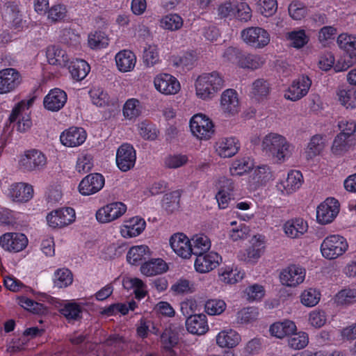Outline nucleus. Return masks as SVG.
<instances>
[{
  "mask_svg": "<svg viewBox=\"0 0 356 356\" xmlns=\"http://www.w3.org/2000/svg\"><path fill=\"white\" fill-rule=\"evenodd\" d=\"M187 330L194 334L201 335L208 331L206 316L203 314L191 315L186 321Z\"/></svg>",
  "mask_w": 356,
  "mask_h": 356,
  "instance_id": "nucleus-26",
  "label": "nucleus"
},
{
  "mask_svg": "<svg viewBox=\"0 0 356 356\" xmlns=\"http://www.w3.org/2000/svg\"><path fill=\"white\" fill-rule=\"evenodd\" d=\"M47 58L50 65L65 67L67 65L69 58L65 52L58 46H50L47 49Z\"/></svg>",
  "mask_w": 356,
  "mask_h": 356,
  "instance_id": "nucleus-31",
  "label": "nucleus"
},
{
  "mask_svg": "<svg viewBox=\"0 0 356 356\" xmlns=\"http://www.w3.org/2000/svg\"><path fill=\"white\" fill-rule=\"evenodd\" d=\"M293 149L284 136L275 133L266 135L261 143L263 152L278 163L287 160L291 156Z\"/></svg>",
  "mask_w": 356,
  "mask_h": 356,
  "instance_id": "nucleus-1",
  "label": "nucleus"
},
{
  "mask_svg": "<svg viewBox=\"0 0 356 356\" xmlns=\"http://www.w3.org/2000/svg\"><path fill=\"white\" fill-rule=\"evenodd\" d=\"M92 158L89 154L81 155L79 157L76 163V170L79 172L86 173L90 171L92 166Z\"/></svg>",
  "mask_w": 356,
  "mask_h": 356,
  "instance_id": "nucleus-63",
  "label": "nucleus"
},
{
  "mask_svg": "<svg viewBox=\"0 0 356 356\" xmlns=\"http://www.w3.org/2000/svg\"><path fill=\"white\" fill-rule=\"evenodd\" d=\"M337 95L339 102L347 108L355 106L356 103V89L353 88L341 89L339 90Z\"/></svg>",
  "mask_w": 356,
  "mask_h": 356,
  "instance_id": "nucleus-44",
  "label": "nucleus"
},
{
  "mask_svg": "<svg viewBox=\"0 0 356 356\" xmlns=\"http://www.w3.org/2000/svg\"><path fill=\"white\" fill-rule=\"evenodd\" d=\"M195 268L197 272L205 273L216 268L219 261L222 260L221 257L215 252L201 253L195 254Z\"/></svg>",
  "mask_w": 356,
  "mask_h": 356,
  "instance_id": "nucleus-14",
  "label": "nucleus"
},
{
  "mask_svg": "<svg viewBox=\"0 0 356 356\" xmlns=\"http://www.w3.org/2000/svg\"><path fill=\"white\" fill-rule=\"evenodd\" d=\"M168 270L166 263L161 259H153L145 261L140 267L141 273L147 276L161 274Z\"/></svg>",
  "mask_w": 356,
  "mask_h": 356,
  "instance_id": "nucleus-29",
  "label": "nucleus"
},
{
  "mask_svg": "<svg viewBox=\"0 0 356 356\" xmlns=\"http://www.w3.org/2000/svg\"><path fill=\"white\" fill-rule=\"evenodd\" d=\"M145 221L143 218L138 217L133 218L129 225L124 226L122 229L123 236L134 237L138 236L145 229Z\"/></svg>",
  "mask_w": 356,
  "mask_h": 356,
  "instance_id": "nucleus-38",
  "label": "nucleus"
},
{
  "mask_svg": "<svg viewBox=\"0 0 356 356\" xmlns=\"http://www.w3.org/2000/svg\"><path fill=\"white\" fill-rule=\"evenodd\" d=\"M69 70L72 77L76 81L83 79L90 72V65L83 60L76 59L71 62L69 65Z\"/></svg>",
  "mask_w": 356,
  "mask_h": 356,
  "instance_id": "nucleus-36",
  "label": "nucleus"
},
{
  "mask_svg": "<svg viewBox=\"0 0 356 356\" xmlns=\"http://www.w3.org/2000/svg\"><path fill=\"white\" fill-rule=\"evenodd\" d=\"M60 312L70 322L81 318L82 308L76 302H69L60 309Z\"/></svg>",
  "mask_w": 356,
  "mask_h": 356,
  "instance_id": "nucleus-42",
  "label": "nucleus"
},
{
  "mask_svg": "<svg viewBox=\"0 0 356 356\" xmlns=\"http://www.w3.org/2000/svg\"><path fill=\"white\" fill-rule=\"evenodd\" d=\"M243 40L254 48H263L270 42V35L264 29L252 26L243 29L241 31Z\"/></svg>",
  "mask_w": 356,
  "mask_h": 356,
  "instance_id": "nucleus-5",
  "label": "nucleus"
},
{
  "mask_svg": "<svg viewBox=\"0 0 356 356\" xmlns=\"http://www.w3.org/2000/svg\"><path fill=\"white\" fill-rule=\"evenodd\" d=\"M136 57L129 50H122L115 56V63L118 69L122 72H131L135 67Z\"/></svg>",
  "mask_w": 356,
  "mask_h": 356,
  "instance_id": "nucleus-28",
  "label": "nucleus"
},
{
  "mask_svg": "<svg viewBox=\"0 0 356 356\" xmlns=\"http://www.w3.org/2000/svg\"><path fill=\"white\" fill-rule=\"evenodd\" d=\"M289 336L288 344L293 349H302L308 344L309 338L307 334L305 332H293V334H291Z\"/></svg>",
  "mask_w": 356,
  "mask_h": 356,
  "instance_id": "nucleus-47",
  "label": "nucleus"
},
{
  "mask_svg": "<svg viewBox=\"0 0 356 356\" xmlns=\"http://www.w3.org/2000/svg\"><path fill=\"white\" fill-rule=\"evenodd\" d=\"M348 245L345 238L339 235L327 236L321 245L322 255L327 259H334L342 255Z\"/></svg>",
  "mask_w": 356,
  "mask_h": 356,
  "instance_id": "nucleus-3",
  "label": "nucleus"
},
{
  "mask_svg": "<svg viewBox=\"0 0 356 356\" xmlns=\"http://www.w3.org/2000/svg\"><path fill=\"white\" fill-rule=\"evenodd\" d=\"M20 163L28 171L40 170L45 167L47 158L40 151L31 149L26 152Z\"/></svg>",
  "mask_w": 356,
  "mask_h": 356,
  "instance_id": "nucleus-13",
  "label": "nucleus"
},
{
  "mask_svg": "<svg viewBox=\"0 0 356 356\" xmlns=\"http://www.w3.org/2000/svg\"><path fill=\"white\" fill-rule=\"evenodd\" d=\"M192 134L200 140H209L214 134L212 121L201 113L195 115L190 120Z\"/></svg>",
  "mask_w": 356,
  "mask_h": 356,
  "instance_id": "nucleus-4",
  "label": "nucleus"
},
{
  "mask_svg": "<svg viewBox=\"0 0 356 356\" xmlns=\"http://www.w3.org/2000/svg\"><path fill=\"white\" fill-rule=\"evenodd\" d=\"M222 111L229 115H234L239 111V102L236 92L233 89L225 90L220 99Z\"/></svg>",
  "mask_w": 356,
  "mask_h": 356,
  "instance_id": "nucleus-23",
  "label": "nucleus"
},
{
  "mask_svg": "<svg viewBox=\"0 0 356 356\" xmlns=\"http://www.w3.org/2000/svg\"><path fill=\"white\" fill-rule=\"evenodd\" d=\"M92 103L99 107H104L109 103L108 94L101 88H93L90 91Z\"/></svg>",
  "mask_w": 356,
  "mask_h": 356,
  "instance_id": "nucleus-55",
  "label": "nucleus"
},
{
  "mask_svg": "<svg viewBox=\"0 0 356 356\" xmlns=\"http://www.w3.org/2000/svg\"><path fill=\"white\" fill-rule=\"evenodd\" d=\"M21 83V76L14 68L0 70V95L9 93L17 88Z\"/></svg>",
  "mask_w": 356,
  "mask_h": 356,
  "instance_id": "nucleus-10",
  "label": "nucleus"
},
{
  "mask_svg": "<svg viewBox=\"0 0 356 356\" xmlns=\"http://www.w3.org/2000/svg\"><path fill=\"white\" fill-rule=\"evenodd\" d=\"M305 277V272L300 266L292 265L284 269L280 275L283 285L294 287L302 283Z\"/></svg>",
  "mask_w": 356,
  "mask_h": 356,
  "instance_id": "nucleus-17",
  "label": "nucleus"
},
{
  "mask_svg": "<svg viewBox=\"0 0 356 356\" xmlns=\"http://www.w3.org/2000/svg\"><path fill=\"white\" fill-rule=\"evenodd\" d=\"M312 85V81L307 76H300L293 81L284 94V97L291 101H297L305 96Z\"/></svg>",
  "mask_w": 356,
  "mask_h": 356,
  "instance_id": "nucleus-12",
  "label": "nucleus"
},
{
  "mask_svg": "<svg viewBox=\"0 0 356 356\" xmlns=\"http://www.w3.org/2000/svg\"><path fill=\"white\" fill-rule=\"evenodd\" d=\"M140 113V102L136 99H131L126 102L123 108V114L125 118L132 119L138 117Z\"/></svg>",
  "mask_w": 356,
  "mask_h": 356,
  "instance_id": "nucleus-54",
  "label": "nucleus"
},
{
  "mask_svg": "<svg viewBox=\"0 0 356 356\" xmlns=\"http://www.w3.org/2000/svg\"><path fill=\"white\" fill-rule=\"evenodd\" d=\"M184 331V327L180 325L173 323L166 327L161 335V340L165 349H171L179 341V332Z\"/></svg>",
  "mask_w": 356,
  "mask_h": 356,
  "instance_id": "nucleus-27",
  "label": "nucleus"
},
{
  "mask_svg": "<svg viewBox=\"0 0 356 356\" xmlns=\"http://www.w3.org/2000/svg\"><path fill=\"white\" fill-rule=\"evenodd\" d=\"M143 60L147 66H152L159 60V54L155 46L149 45L143 52Z\"/></svg>",
  "mask_w": 356,
  "mask_h": 356,
  "instance_id": "nucleus-59",
  "label": "nucleus"
},
{
  "mask_svg": "<svg viewBox=\"0 0 356 356\" xmlns=\"http://www.w3.org/2000/svg\"><path fill=\"white\" fill-rule=\"evenodd\" d=\"M28 244V239L24 234L6 233L0 237V245L9 252H20Z\"/></svg>",
  "mask_w": 356,
  "mask_h": 356,
  "instance_id": "nucleus-11",
  "label": "nucleus"
},
{
  "mask_svg": "<svg viewBox=\"0 0 356 356\" xmlns=\"http://www.w3.org/2000/svg\"><path fill=\"white\" fill-rule=\"evenodd\" d=\"M226 305L222 300H209L206 302L204 308L209 315L220 314L225 309Z\"/></svg>",
  "mask_w": 356,
  "mask_h": 356,
  "instance_id": "nucleus-56",
  "label": "nucleus"
},
{
  "mask_svg": "<svg viewBox=\"0 0 356 356\" xmlns=\"http://www.w3.org/2000/svg\"><path fill=\"white\" fill-rule=\"evenodd\" d=\"M154 84L158 91L165 95L176 94L180 89V84L177 79L168 74L156 76Z\"/></svg>",
  "mask_w": 356,
  "mask_h": 356,
  "instance_id": "nucleus-18",
  "label": "nucleus"
},
{
  "mask_svg": "<svg viewBox=\"0 0 356 356\" xmlns=\"http://www.w3.org/2000/svg\"><path fill=\"white\" fill-rule=\"evenodd\" d=\"M149 256L150 250L148 246L141 245L131 248L127 253V259L129 263L136 265L139 261L149 259Z\"/></svg>",
  "mask_w": 356,
  "mask_h": 356,
  "instance_id": "nucleus-35",
  "label": "nucleus"
},
{
  "mask_svg": "<svg viewBox=\"0 0 356 356\" xmlns=\"http://www.w3.org/2000/svg\"><path fill=\"white\" fill-rule=\"evenodd\" d=\"M250 229L245 224L241 223L238 227L233 228L229 232V238L234 241L245 239L250 236Z\"/></svg>",
  "mask_w": 356,
  "mask_h": 356,
  "instance_id": "nucleus-61",
  "label": "nucleus"
},
{
  "mask_svg": "<svg viewBox=\"0 0 356 356\" xmlns=\"http://www.w3.org/2000/svg\"><path fill=\"white\" fill-rule=\"evenodd\" d=\"M240 147L238 140L234 137L225 138L216 143V152L223 158L234 156Z\"/></svg>",
  "mask_w": 356,
  "mask_h": 356,
  "instance_id": "nucleus-24",
  "label": "nucleus"
},
{
  "mask_svg": "<svg viewBox=\"0 0 356 356\" xmlns=\"http://www.w3.org/2000/svg\"><path fill=\"white\" fill-rule=\"evenodd\" d=\"M127 207L120 202L108 204L96 213L97 220L102 223L109 222L122 216L126 211Z\"/></svg>",
  "mask_w": 356,
  "mask_h": 356,
  "instance_id": "nucleus-9",
  "label": "nucleus"
},
{
  "mask_svg": "<svg viewBox=\"0 0 356 356\" xmlns=\"http://www.w3.org/2000/svg\"><path fill=\"white\" fill-rule=\"evenodd\" d=\"M251 245L241 252L239 257L247 263H255L264 251V242L261 236H254L250 241Z\"/></svg>",
  "mask_w": 356,
  "mask_h": 356,
  "instance_id": "nucleus-19",
  "label": "nucleus"
},
{
  "mask_svg": "<svg viewBox=\"0 0 356 356\" xmlns=\"http://www.w3.org/2000/svg\"><path fill=\"white\" fill-rule=\"evenodd\" d=\"M222 280L227 284H234L243 277V273L237 269L225 270L221 274Z\"/></svg>",
  "mask_w": 356,
  "mask_h": 356,
  "instance_id": "nucleus-60",
  "label": "nucleus"
},
{
  "mask_svg": "<svg viewBox=\"0 0 356 356\" xmlns=\"http://www.w3.org/2000/svg\"><path fill=\"white\" fill-rule=\"evenodd\" d=\"M262 64L263 60L259 56L243 52L239 67L254 70L260 67Z\"/></svg>",
  "mask_w": 356,
  "mask_h": 356,
  "instance_id": "nucleus-45",
  "label": "nucleus"
},
{
  "mask_svg": "<svg viewBox=\"0 0 356 356\" xmlns=\"http://www.w3.org/2000/svg\"><path fill=\"white\" fill-rule=\"evenodd\" d=\"M288 10L290 16L296 20H300L303 18L307 11L306 8L298 2H292L289 6Z\"/></svg>",
  "mask_w": 356,
  "mask_h": 356,
  "instance_id": "nucleus-64",
  "label": "nucleus"
},
{
  "mask_svg": "<svg viewBox=\"0 0 356 356\" xmlns=\"http://www.w3.org/2000/svg\"><path fill=\"white\" fill-rule=\"evenodd\" d=\"M170 245L173 251L182 258L187 259L193 254L191 240L182 233L173 234L170 238Z\"/></svg>",
  "mask_w": 356,
  "mask_h": 356,
  "instance_id": "nucleus-16",
  "label": "nucleus"
},
{
  "mask_svg": "<svg viewBox=\"0 0 356 356\" xmlns=\"http://www.w3.org/2000/svg\"><path fill=\"white\" fill-rule=\"evenodd\" d=\"M325 147V142L322 135L316 134L312 137L306 149L307 159H312L319 154Z\"/></svg>",
  "mask_w": 356,
  "mask_h": 356,
  "instance_id": "nucleus-39",
  "label": "nucleus"
},
{
  "mask_svg": "<svg viewBox=\"0 0 356 356\" xmlns=\"http://www.w3.org/2000/svg\"><path fill=\"white\" fill-rule=\"evenodd\" d=\"M339 211V202L333 197L327 198L317 207V221L322 225L330 223L336 218Z\"/></svg>",
  "mask_w": 356,
  "mask_h": 356,
  "instance_id": "nucleus-6",
  "label": "nucleus"
},
{
  "mask_svg": "<svg viewBox=\"0 0 356 356\" xmlns=\"http://www.w3.org/2000/svg\"><path fill=\"white\" fill-rule=\"evenodd\" d=\"M181 194L175 191L164 195L162 200L163 208L168 213H172L179 208V200Z\"/></svg>",
  "mask_w": 356,
  "mask_h": 356,
  "instance_id": "nucleus-41",
  "label": "nucleus"
},
{
  "mask_svg": "<svg viewBox=\"0 0 356 356\" xmlns=\"http://www.w3.org/2000/svg\"><path fill=\"white\" fill-rule=\"evenodd\" d=\"M272 174L267 165L259 166L254 169L250 176L249 182L254 188L264 185L271 179Z\"/></svg>",
  "mask_w": 356,
  "mask_h": 356,
  "instance_id": "nucleus-33",
  "label": "nucleus"
},
{
  "mask_svg": "<svg viewBox=\"0 0 356 356\" xmlns=\"http://www.w3.org/2000/svg\"><path fill=\"white\" fill-rule=\"evenodd\" d=\"M224 79L218 72L200 75L195 82L196 95L202 99H210L224 86Z\"/></svg>",
  "mask_w": 356,
  "mask_h": 356,
  "instance_id": "nucleus-2",
  "label": "nucleus"
},
{
  "mask_svg": "<svg viewBox=\"0 0 356 356\" xmlns=\"http://www.w3.org/2000/svg\"><path fill=\"white\" fill-rule=\"evenodd\" d=\"M296 330L295 323L291 321H284L283 322H277L270 325L269 332L270 334L279 339H282L286 336L293 334Z\"/></svg>",
  "mask_w": 356,
  "mask_h": 356,
  "instance_id": "nucleus-30",
  "label": "nucleus"
},
{
  "mask_svg": "<svg viewBox=\"0 0 356 356\" xmlns=\"http://www.w3.org/2000/svg\"><path fill=\"white\" fill-rule=\"evenodd\" d=\"M67 102L66 93L58 88L51 90L44 97L43 104L44 108L51 111H58L61 109Z\"/></svg>",
  "mask_w": 356,
  "mask_h": 356,
  "instance_id": "nucleus-20",
  "label": "nucleus"
},
{
  "mask_svg": "<svg viewBox=\"0 0 356 356\" xmlns=\"http://www.w3.org/2000/svg\"><path fill=\"white\" fill-rule=\"evenodd\" d=\"M161 26L170 31H177L183 26L182 18L177 14H169L161 19Z\"/></svg>",
  "mask_w": 356,
  "mask_h": 356,
  "instance_id": "nucleus-51",
  "label": "nucleus"
},
{
  "mask_svg": "<svg viewBox=\"0 0 356 356\" xmlns=\"http://www.w3.org/2000/svg\"><path fill=\"white\" fill-rule=\"evenodd\" d=\"M241 341L240 335L234 330L222 331L216 337V343L221 348H233Z\"/></svg>",
  "mask_w": 356,
  "mask_h": 356,
  "instance_id": "nucleus-34",
  "label": "nucleus"
},
{
  "mask_svg": "<svg viewBox=\"0 0 356 356\" xmlns=\"http://www.w3.org/2000/svg\"><path fill=\"white\" fill-rule=\"evenodd\" d=\"M355 145H356V138L355 136H346L344 133H339L334 139L331 150L336 155H341Z\"/></svg>",
  "mask_w": 356,
  "mask_h": 356,
  "instance_id": "nucleus-22",
  "label": "nucleus"
},
{
  "mask_svg": "<svg viewBox=\"0 0 356 356\" xmlns=\"http://www.w3.org/2000/svg\"><path fill=\"white\" fill-rule=\"evenodd\" d=\"M302 175L299 171H291L287 176L284 186L287 193H291L302 185Z\"/></svg>",
  "mask_w": 356,
  "mask_h": 356,
  "instance_id": "nucleus-46",
  "label": "nucleus"
},
{
  "mask_svg": "<svg viewBox=\"0 0 356 356\" xmlns=\"http://www.w3.org/2000/svg\"><path fill=\"white\" fill-rule=\"evenodd\" d=\"M74 220L75 211L70 207L53 211L47 216L49 225L53 228L63 227L72 223Z\"/></svg>",
  "mask_w": 356,
  "mask_h": 356,
  "instance_id": "nucleus-8",
  "label": "nucleus"
},
{
  "mask_svg": "<svg viewBox=\"0 0 356 356\" xmlns=\"http://www.w3.org/2000/svg\"><path fill=\"white\" fill-rule=\"evenodd\" d=\"M136 153L129 144H122L117 150L116 164L118 168L122 172H127L135 165Z\"/></svg>",
  "mask_w": 356,
  "mask_h": 356,
  "instance_id": "nucleus-7",
  "label": "nucleus"
},
{
  "mask_svg": "<svg viewBox=\"0 0 356 356\" xmlns=\"http://www.w3.org/2000/svg\"><path fill=\"white\" fill-rule=\"evenodd\" d=\"M335 302L341 305L356 302V289H345L340 291L335 296Z\"/></svg>",
  "mask_w": 356,
  "mask_h": 356,
  "instance_id": "nucleus-53",
  "label": "nucleus"
},
{
  "mask_svg": "<svg viewBox=\"0 0 356 356\" xmlns=\"http://www.w3.org/2000/svg\"><path fill=\"white\" fill-rule=\"evenodd\" d=\"M193 254L206 253L211 248V241L208 236L200 234L195 235L191 238Z\"/></svg>",
  "mask_w": 356,
  "mask_h": 356,
  "instance_id": "nucleus-40",
  "label": "nucleus"
},
{
  "mask_svg": "<svg viewBox=\"0 0 356 356\" xmlns=\"http://www.w3.org/2000/svg\"><path fill=\"white\" fill-rule=\"evenodd\" d=\"M253 167L252 161L249 159L243 158L233 162L230 168V172L232 175H242L248 172Z\"/></svg>",
  "mask_w": 356,
  "mask_h": 356,
  "instance_id": "nucleus-52",
  "label": "nucleus"
},
{
  "mask_svg": "<svg viewBox=\"0 0 356 356\" xmlns=\"http://www.w3.org/2000/svg\"><path fill=\"white\" fill-rule=\"evenodd\" d=\"M307 223L301 218L287 221L284 226L285 234L292 238H298L307 231Z\"/></svg>",
  "mask_w": 356,
  "mask_h": 356,
  "instance_id": "nucleus-32",
  "label": "nucleus"
},
{
  "mask_svg": "<svg viewBox=\"0 0 356 356\" xmlns=\"http://www.w3.org/2000/svg\"><path fill=\"white\" fill-rule=\"evenodd\" d=\"M104 185V178L99 173L85 177L79 184V190L83 195H90L100 191Z\"/></svg>",
  "mask_w": 356,
  "mask_h": 356,
  "instance_id": "nucleus-15",
  "label": "nucleus"
},
{
  "mask_svg": "<svg viewBox=\"0 0 356 356\" xmlns=\"http://www.w3.org/2000/svg\"><path fill=\"white\" fill-rule=\"evenodd\" d=\"M71 271L67 268L58 269L55 273L54 285L58 288L66 287L72 283Z\"/></svg>",
  "mask_w": 356,
  "mask_h": 356,
  "instance_id": "nucleus-48",
  "label": "nucleus"
},
{
  "mask_svg": "<svg viewBox=\"0 0 356 356\" xmlns=\"http://www.w3.org/2000/svg\"><path fill=\"white\" fill-rule=\"evenodd\" d=\"M19 305L25 309L31 312L33 314H42L46 311V307L43 304L34 301L26 297L22 296L19 298Z\"/></svg>",
  "mask_w": 356,
  "mask_h": 356,
  "instance_id": "nucleus-50",
  "label": "nucleus"
},
{
  "mask_svg": "<svg viewBox=\"0 0 356 356\" xmlns=\"http://www.w3.org/2000/svg\"><path fill=\"white\" fill-rule=\"evenodd\" d=\"M33 189L31 185L24 183L12 184L10 188V197L15 202H26L33 197Z\"/></svg>",
  "mask_w": 356,
  "mask_h": 356,
  "instance_id": "nucleus-25",
  "label": "nucleus"
},
{
  "mask_svg": "<svg viewBox=\"0 0 356 356\" xmlns=\"http://www.w3.org/2000/svg\"><path fill=\"white\" fill-rule=\"evenodd\" d=\"M277 9L276 0H260L259 11L265 17L272 16Z\"/></svg>",
  "mask_w": 356,
  "mask_h": 356,
  "instance_id": "nucleus-57",
  "label": "nucleus"
},
{
  "mask_svg": "<svg viewBox=\"0 0 356 356\" xmlns=\"http://www.w3.org/2000/svg\"><path fill=\"white\" fill-rule=\"evenodd\" d=\"M337 44L340 49L344 50L347 56L356 58V37L346 33L340 34L337 38Z\"/></svg>",
  "mask_w": 356,
  "mask_h": 356,
  "instance_id": "nucleus-37",
  "label": "nucleus"
},
{
  "mask_svg": "<svg viewBox=\"0 0 356 356\" xmlns=\"http://www.w3.org/2000/svg\"><path fill=\"white\" fill-rule=\"evenodd\" d=\"M321 298L320 293L315 289L309 288L305 290L300 296V301L306 307H312L316 305Z\"/></svg>",
  "mask_w": 356,
  "mask_h": 356,
  "instance_id": "nucleus-49",
  "label": "nucleus"
},
{
  "mask_svg": "<svg viewBox=\"0 0 356 356\" xmlns=\"http://www.w3.org/2000/svg\"><path fill=\"white\" fill-rule=\"evenodd\" d=\"M236 10V17L241 22H248L252 17V11L250 6L245 2H241L235 7Z\"/></svg>",
  "mask_w": 356,
  "mask_h": 356,
  "instance_id": "nucleus-62",
  "label": "nucleus"
},
{
  "mask_svg": "<svg viewBox=\"0 0 356 356\" xmlns=\"http://www.w3.org/2000/svg\"><path fill=\"white\" fill-rule=\"evenodd\" d=\"M86 138V131L82 128L71 127L63 132L60 137L63 145L76 147L82 144Z\"/></svg>",
  "mask_w": 356,
  "mask_h": 356,
  "instance_id": "nucleus-21",
  "label": "nucleus"
},
{
  "mask_svg": "<svg viewBox=\"0 0 356 356\" xmlns=\"http://www.w3.org/2000/svg\"><path fill=\"white\" fill-rule=\"evenodd\" d=\"M286 38L290 41V46L300 49L309 41V38L304 30L293 31L287 33Z\"/></svg>",
  "mask_w": 356,
  "mask_h": 356,
  "instance_id": "nucleus-43",
  "label": "nucleus"
},
{
  "mask_svg": "<svg viewBox=\"0 0 356 356\" xmlns=\"http://www.w3.org/2000/svg\"><path fill=\"white\" fill-rule=\"evenodd\" d=\"M269 83L263 79H258L252 83V93L255 96L265 97L269 93Z\"/></svg>",
  "mask_w": 356,
  "mask_h": 356,
  "instance_id": "nucleus-58",
  "label": "nucleus"
}]
</instances>
